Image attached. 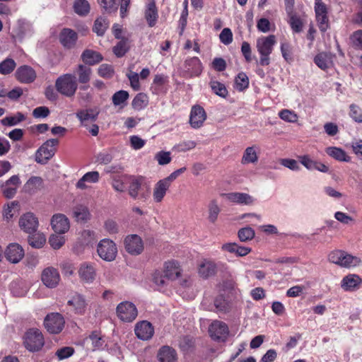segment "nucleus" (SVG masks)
<instances>
[{
  "mask_svg": "<svg viewBox=\"0 0 362 362\" xmlns=\"http://www.w3.org/2000/svg\"><path fill=\"white\" fill-rule=\"evenodd\" d=\"M276 44V37L274 35L261 36L257 39L256 49L259 54V64L266 66L270 64V54Z\"/></svg>",
  "mask_w": 362,
  "mask_h": 362,
  "instance_id": "obj_1",
  "label": "nucleus"
},
{
  "mask_svg": "<svg viewBox=\"0 0 362 362\" xmlns=\"http://www.w3.org/2000/svg\"><path fill=\"white\" fill-rule=\"evenodd\" d=\"M328 259L330 262L339 265L341 267L352 268L361 264V260L356 256H353L348 252L337 250L329 254Z\"/></svg>",
  "mask_w": 362,
  "mask_h": 362,
  "instance_id": "obj_2",
  "label": "nucleus"
},
{
  "mask_svg": "<svg viewBox=\"0 0 362 362\" xmlns=\"http://www.w3.org/2000/svg\"><path fill=\"white\" fill-rule=\"evenodd\" d=\"M143 182L142 177L134 176L128 177V194L132 199L146 202L149 197V188L144 190L142 187Z\"/></svg>",
  "mask_w": 362,
  "mask_h": 362,
  "instance_id": "obj_3",
  "label": "nucleus"
},
{
  "mask_svg": "<svg viewBox=\"0 0 362 362\" xmlns=\"http://www.w3.org/2000/svg\"><path fill=\"white\" fill-rule=\"evenodd\" d=\"M55 86L62 95L72 97L77 90L78 84L74 75L66 74L56 80Z\"/></svg>",
  "mask_w": 362,
  "mask_h": 362,
  "instance_id": "obj_4",
  "label": "nucleus"
},
{
  "mask_svg": "<svg viewBox=\"0 0 362 362\" xmlns=\"http://www.w3.org/2000/svg\"><path fill=\"white\" fill-rule=\"evenodd\" d=\"M58 144L57 139H50L46 141L36 151L35 161L40 164L47 163L54 156Z\"/></svg>",
  "mask_w": 362,
  "mask_h": 362,
  "instance_id": "obj_5",
  "label": "nucleus"
},
{
  "mask_svg": "<svg viewBox=\"0 0 362 362\" xmlns=\"http://www.w3.org/2000/svg\"><path fill=\"white\" fill-rule=\"evenodd\" d=\"M23 343L30 351H37L44 345V337L39 329H30L25 334Z\"/></svg>",
  "mask_w": 362,
  "mask_h": 362,
  "instance_id": "obj_6",
  "label": "nucleus"
},
{
  "mask_svg": "<svg viewBox=\"0 0 362 362\" xmlns=\"http://www.w3.org/2000/svg\"><path fill=\"white\" fill-rule=\"evenodd\" d=\"M97 252L103 260L112 262L116 258L117 247L112 240L105 238L101 240L98 244Z\"/></svg>",
  "mask_w": 362,
  "mask_h": 362,
  "instance_id": "obj_7",
  "label": "nucleus"
},
{
  "mask_svg": "<svg viewBox=\"0 0 362 362\" xmlns=\"http://www.w3.org/2000/svg\"><path fill=\"white\" fill-rule=\"evenodd\" d=\"M65 320L63 316L58 313H52L45 317L44 325L47 332L52 334H58L64 327Z\"/></svg>",
  "mask_w": 362,
  "mask_h": 362,
  "instance_id": "obj_8",
  "label": "nucleus"
},
{
  "mask_svg": "<svg viewBox=\"0 0 362 362\" xmlns=\"http://www.w3.org/2000/svg\"><path fill=\"white\" fill-rule=\"evenodd\" d=\"M117 317L123 322H130L137 317L138 312L136 306L132 303L124 301L117 306Z\"/></svg>",
  "mask_w": 362,
  "mask_h": 362,
  "instance_id": "obj_9",
  "label": "nucleus"
},
{
  "mask_svg": "<svg viewBox=\"0 0 362 362\" xmlns=\"http://www.w3.org/2000/svg\"><path fill=\"white\" fill-rule=\"evenodd\" d=\"M126 251L132 255H139L144 251V242L136 234L127 235L124 240Z\"/></svg>",
  "mask_w": 362,
  "mask_h": 362,
  "instance_id": "obj_10",
  "label": "nucleus"
},
{
  "mask_svg": "<svg viewBox=\"0 0 362 362\" xmlns=\"http://www.w3.org/2000/svg\"><path fill=\"white\" fill-rule=\"evenodd\" d=\"M78 274L83 284H93L97 276L95 265L92 263L83 262L78 269Z\"/></svg>",
  "mask_w": 362,
  "mask_h": 362,
  "instance_id": "obj_11",
  "label": "nucleus"
},
{
  "mask_svg": "<svg viewBox=\"0 0 362 362\" xmlns=\"http://www.w3.org/2000/svg\"><path fill=\"white\" fill-rule=\"evenodd\" d=\"M18 223L21 229L28 234L35 233L39 226L37 218L31 212L23 214L19 218Z\"/></svg>",
  "mask_w": 362,
  "mask_h": 362,
  "instance_id": "obj_12",
  "label": "nucleus"
},
{
  "mask_svg": "<svg viewBox=\"0 0 362 362\" xmlns=\"http://www.w3.org/2000/svg\"><path fill=\"white\" fill-rule=\"evenodd\" d=\"M134 333L138 339L143 341L151 339L154 334V327L147 320L138 322L134 327Z\"/></svg>",
  "mask_w": 362,
  "mask_h": 362,
  "instance_id": "obj_13",
  "label": "nucleus"
},
{
  "mask_svg": "<svg viewBox=\"0 0 362 362\" xmlns=\"http://www.w3.org/2000/svg\"><path fill=\"white\" fill-rule=\"evenodd\" d=\"M41 279L47 287L55 288L59 283L60 275L57 269L49 267L42 271Z\"/></svg>",
  "mask_w": 362,
  "mask_h": 362,
  "instance_id": "obj_14",
  "label": "nucleus"
},
{
  "mask_svg": "<svg viewBox=\"0 0 362 362\" xmlns=\"http://www.w3.org/2000/svg\"><path fill=\"white\" fill-rule=\"evenodd\" d=\"M51 226L56 233L64 234L70 228L69 218L62 214H57L52 216L51 218Z\"/></svg>",
  "mask_w": 362,
  "mask_h": 362,
  "instance_id": "obj_15",
  "label": "nucleus"
},
{
  "mask_svg": "<svg viewBox=\"0 0 362 362\" xmlns=\"http://www.w3.org/2000/svg\"><path fill=\"white\" fill-rule=\"evenodd\" d=\"M227 201L240 205H252L255 199L249 194L244 192H230L221 194Z\"/></svg>",
  "mask_w": 362,
  "mask_h": 362,
  "instance_id": "obj_16",
  "label": "nucleus"
},
{
  "mask_svg": "<svg viewBox=\"0 0 362 362\" xmlns=\"http://www.w3.org/2000/svg\"><path fill=\"white\" fill-rule=\"evenodd\" d=\"M24 255V250L18 243L9 244L4 251L5 257L13 264L18 263L23 258Z\"/></svg>",
  "mask_w": 362,
  "mask_h": 362,
  "instance_id": "obj_17",
  "label": "nucleus"
},
{
  "mask_svg": "<svg viewBox=\"0 0 362 362\" xmlns=\"http://www.w3.org/2000/svg\"><path fill=\"white\" fill-rule=\"evenodd\" d=\"M209 332L214 339H225L229 333L228 325L219 320L214 321L209 326Z\"/></svg>",
  "mask_w": 362,
  "mask_h": 362,
  "instance_id": "obj_18",
  "label": "nucleus"
},
{
  "mask_svg": "<svg viewBox=\"0 0 362 362\" xmlns=\"http://www.w3.org/2000/svg\"><path fill=\"white\" fill-rule=\"evenodd\" d=\"M206 119V113L204 109L200 105H194L190 112L189 124L194 129H199L202 127Z\"/></svg>",
  "mask_w": 362,
  "mask_h": 362,
  "instance_id": "obj_19",
  "label": "nucleus"
},
{
  "mask_svg": "<svg viewBox=\"0 0 362 362\" xmlns=\"http://www.w3.org/2000/svg\"><path fill=\"white\" fill-rule=\"evenodd\" d=\"M197 272L201 278L204 279H209L216 274V264L211 259H202L197 266Z\"/></svg>",
  "mask_w": 362,
  "mask_h": 362,
  "instance_id": "obj_20",
  "label": "nucleus"
},
{
  "mask_svg": "<svg viewBox=\"0 0 362 362\" xmlns=\"http://www.w3.org/2000/svg\"><path fill=\"white\" fill-rule=\"evenodd\" d=\"M67 305L78 315L85 314L88 306L85 297L78 293L72 296L68 300Z\"/></svg>",
  "mask_w": 362,
  "mask_h": 362,
  "instance_id": "obj_21",
  "label": "nucleus"
},
{
  "mask_svg": "<svg viewBox=\"0 0 362 362\" xmlns=\"http://www.w3.org/2000/svg\"><path fill=\"white\" fill-rule=\"evenodd\" d=\"M334 57L330 52H322L315 57L314 62L320 69L326 71L334 66Z\"/></svg>",
  "mask_w": 362,
  "mask_h": 362,
  "instance_id": "obj_22",
  "label": "nucleus"
},
{
  "mask_svg": "<svg viewBox=\"0 0 362 362\" xmlns=\"http://www.w3.org/2000/svg\"><path fill=\"white\" fill-rule=\"evenodd\" d=\"M16 76L20 82L30 83L35 81L36 73L32 67L24 65L17 69Z\"/></svg>",
  "mask_w": 362,
  "mask_h": 362,
  "instance_id": "obj_23",
  "label": "nucleus"
},
{
  "mask_svg": "<svg viewBox=\"0 0 362 362\" xmlns=\"http://www.w3.org/2000/svg\"><path fill=\"white\" fill-rule=\"evenodd\" d=\"M73 218L78 223H86L91 218L88 207L84 204H76L72 208Z\"/></svg>",
  "mask_w": 362,
  "mask_h": 362,
  "instance_id": "obj_24",
  "label": "nucleus"
},
{
  "mask_svg": "<svg viewBox=\"0 0 362 362\" xmlns=\"http://www.w3.org/2000/svg\"><path fill=\"white\" fill-rule=\"evenodd\" d=\"M144 16L149 27H153L156 24L158 13L153 0H150L146 4Z\"/></svg>",
  "mask_w": 362,
  "mask_h": 362,
  "instance_id": "obj_25",
  "label": "nucleus"
},
{
  "mask_svg": "<svg viewBox=\"0 0 362 362\" xmlns=\"http://www.w3.org/2000/svg\"><path fill=\"white\" fill-rule=\"evenodd\" d=\"M157 357L159 362H177V360L176 351L169 346L160 348Z\"/></svg>",
  "mask_w": 362,
  "mask_h": 362,
  "instance_id": "obj_26",
  "label": "nucleus"
},
{
  "mask_svg": "<svg viewBox=\"0 0 362 362\" xmlns=\"http://www.w3.org/2000/svg\"><path fill=\"white\" fill-rule=\"evenodd\" d=\"M165 276L170 280L177 279L181 274L182 269L176 261H169L165 262L164 267Z\"/></svg>",
  "mask_w": 362,
  "mask_h": 362,
  "instance_id": "obj_27",
  "label": "nucleus"
},
{
  "mask_svg": "<svg viewBox=\"0 0 362 362\" xmlns=\"http://www.w3.org/2000/svg\"><path fill=\"white\" fill-rule=\"evenodd\" d=\"M170 186V185L164 179L159 180L155 185L153 192V198L155 202H162Z\"/></svg>",
  "mask_w": 362,
  "mask_h": 362,
  "instance_id": "obj_28",
  "label": "nucleus"
},
{
  "mask_svg": "<svg viewBox=\"0 0 362 362\" xmlns=\"http://www.w3.org/2000/svg\"><path fill=\"white\" fill-rule=\"evenodd\" d=\"M361 282V279L356 274H349L344 276L341 281V286L346 291H351L356 289Z\"/></svg>",
  "mask_w": 362,
  "mask_h": 362,
  "instance_id": "obj_29",
  "label": "nucleus"
},
{
  "mask_svg": "<svg viewBox=\"0 0 362 362\" xmlns=\"http://www.w3.org/2000/svg\"><path fill=\"white\" fill-rule=\"evenodd\" d=\"M77 37L76 32L71 29L65 28L60 33L59 40L64 47L71 48L75 45Z\"/></svg>",
  "mask_w": 362,
  "mask_h": 362,
  "instance_id": "obj_30",
  "label": "nucleus"
},
{
  "mask_svg": "<svg viewBox=\"0 0 362 362\" xmlns=\"http://www.w3.org/2000/svg\"><path fill=\"white\" fill-rule=\"evenodd\" d=\"M186 71L190 76H198L202 71V65L198 57H194L187 59L185 62Z\"/></svg>",
  "mask_w": 362,
  "mask_h": 362,
  "instance_id": "obj_31",
  "label": "nucleus"
},
{
  "mask_svg": "<svg viewBox=\"0 0 362 362\" xmlns=\"http://www.w3.org/2000/svg\"><path fill=\"white\" fill-rule=\"evenodd\" d=\"M24 190L29 194H34L43 188V180L40 177L33 176L24 185Z\"/></svg>",
  "mask_w": 362,
  "mask_h": 362,
  "instance_id": "obj_32",
  "label": "nucleus"
},
{
  "mask_svg": "<svg viewBox=\"0 0 362 362\" xmlns=\"http://www.w3.org/2000/svg\"><path fill=\"white\" fill-rule=\"evenodd\" d=\"M258 158L257 147L255 146H249L244 151L241 158V163L243 165L255 164L257 163Z\"/></svg>",
  "mask_w": 362,
  "mask_h": 362,
  "instance_id": "obj_33",
  "label": "nucleus"
},
{
  "mask_svg": "<svg viewBox=\"0 0 362 362\" xmlns=\"http://www.w3.org/2000/svg\"><path fill=\"white\" fill-rule=\"evenodd\" d=\"M100 174L98 171L86 173L76 183V187L84 189L87 188L86 182L96 183L99 181Z\"/></svg>",
  "mask_w": 362,
  "mask_h": 362,
  "instance_id": "obj_34",
  "label": "nucleus"
},
{
  "mask_svg": "<svg viewBox=\"0 0 362 362\" xmlns=\"http://www.w3.org/2000/svg\"><path fill=\"white\" fill-rule=\"evenodd\" d=\"M81 58L86 64L89 65L99 63L103 59L100 54L90 49L85 50L81 54Z\"/></svg>",
  "mask_w": 362,
  "mask_h": 362,
  "instance_id": "obj_35",
  "label": "nucleus"
},
{
  "mask_svg": "<svg viewBox=\"0 0 362 362\" xmlns=\"http://www.w3.org/2000/svg\"><path fill=\"white\" fill-rule=\"evenodd\" d=\"M76 74L78 76V80L80 83H87L90 79L92 71L89 66L79 64Z\"/></svg>",
  "mask_w": 362,
  "mask_h": 362,
  "instance_id": "obj_36",
  "label": "nucleus"
},
{
  "mask_svg": "<svg viewBox=\"0 0 362 362\" xmlns=\"http://www.w3.org/2000/svg\"><path fill=\"white\" fill-rule=\"evenodd\" d=\"M325 151L329 156L339 161H350V157L348 156L346 152L340 148L328 147L326 148Z\"/></svg>",
  "mask_w": 362,
  "mask_h": 362,
  "instance_id": "obj_37",
  "label": "nucleus"
},
{
  "mask_svg": "<svg viewBox=\"0 0 362 362\" xmlns=\"http://www.w3.org/2000/svg\"><path fill=\"white\" fill-rule=\"evenodd\" d=\"M98 112L93 109L78 111L76 113V117L81 121L83 125H86L88 121L93 122L96 119Z\"/></svg>",
  "mask_w": 362,
  "mask_h": 362,
  "instance_id": "obj_38",
  "label": "nucleus"
},
{
  "mask_svg": "<svg viewBox=\"0 0 362 362\" xmlns=\"http://www.w3.org/2000/svg\"><path fill=\"white\" fill-rule=\"evenodd\" d=\"M221 212V209L216 199L210 201L208 205V220L210 223H214L217 219L218 214Z\"/></svg>",
  "mask_w": 362,
  "mask_h": 362,
  "instance_id": "obj_39",
  "label": "nucleus"
},
{
  "mask_svg": "<svg viewBox=\"0 0 362 362\" xmlns=\"http://www.w3.org/2000/svg\"><path fill=\"white\" fill-rule=\"evenodd\" d=\"M148 104V98L146 94L138 93L132 100V105L134 110H141Z\"/></svg>",
  "mask_w": 362,
  "mask_h": 362,
  "instance_id": "obj_40",
  "label": "nucleus"
},
{
  "mask_svg": "<svg viewBox=\"0 0 362 362\" xmlns=\"http://www.w3.org/2000/svg\"><path fill=\"white\" fill-rule=\"evenodd\" d=\"M168 82V76L163 74H156L154 76L151 89L153 93L158 94L162 91L163 86Z\"/></svg>",
  "mask_w": 362,
  "mask_h": 362,
  "instance_id": "obj_41",
  "label": "nucleus"
},
{
  "mask_svg": "<svg viewBox=\"0 0 362 362\" xmlns=\"http://www.w3.org/2000/svg\"><path fill=\"white\" fill-rule=\"evenodd\" d=\"M28 243L33 247L42 248L46 243V238L42 233H35L29 236Z\"/></svg>",
  "mask_w": 362,
  "mask_h": 362,
  "instance_id": "obj_42",
  "label": "nucleus"
},
{
  "mask_svg": "<svg viewBox=\"0 0 362 362\" xmlns=\"http://www.w3.org/2000/svg\"><path fill=\"white\" fill-rule=\"evenodd\" d=\"M249 86V78L244 72H240L235 78V88L243 91Z\"/></svg>",
  "mask_w": 362,
  "mask_h": 362,
  "instance_id": "obj_43",
  "label": "nucleus"
},
{
  "mask_svg": "<svg viewBox=\"0 0 362 362\" xmlns=\"http://www.w3.org/2000/svg\"><path fill=\"white\" fill-rule=\"evenodd\" d=\"M74 11L80 16H86L90 11V5L86 0H76L74 4Z\"/></svg>",
  "mask_w": 362,
  "mask_h": 362,
  "instance_id": "obj_44",
  "label": "nucleus"
},
{
  "mask_svg": "<svg viewBox=\"0 0 362 362\" xmlns=\"http://www.w3.org/2000/svg\"><path fill=\"white\" fill-rule=\"evenodd\" d=\"M108 22L107 21L103 18H98L95 20L94 26L93 28V30L98 35H103L106 29L108 27Z\"/></svg>",
  "mask_w": 362,
  "mask_h": 362,
  "instance_id": "obj_45",
  "label": "nucleus"
},
{
  "mask_svg": "<svg viewBox=\"0 0 362 362\" xmlns=\"http://www.w3.org/2000/svg\"><path fill=\"white\" fill-rule=\"evenodd\" d=\"M25 119V116L17 112L15 115L6 117L1 119V124L5 126H15Z\"/></svg>",
  "mask_w": 362,
  "mask_h": 362,
  "instance_id": "obj_46",
  "label": "nucleus"
},
{
  "mask_svg": "<svg viewBox=\"0 0 362 362\" xmlns=\"http://www.w3.org/2000/svg\"><path fill=\"white\" fill-rule=\"evenodd\" d=\"M16 66V64L13 59L7 58L0 63V74H8L14 70Z\"/></svg>",
  "mask_w": 362,
  "mask_h": 362,
  "instance_id": "obj_47",
  "label": "nucleus"
},
{
  "mask_svg": "<svg viewBox=\"0 0 362 362\" xmlns=\"http://www.w3.org/2000/svg\"><path fill=\"white\" fill-rule=\"evenodd\" d=\"M210 86L216 95L222 98H226L227 96L228 90L223 83L217 81H211Z\"/></svg>",
  "mask_w": 362,
  "mask_h": 362,
  "instance_id": "obj_48",
  "label": "nucleus"
},
{
  "mask_svg": "<svg viewBox=\"0 0 362 362\" xmlns=\"http://www.w3.org/2000/svg\"><path fill=\"white\" fill-rule=\"evenodd\" d=\"M279 117L287 122L294 123L298 121V116L293 111L284 109L279 112Z\"/></svg>",
  "mask_w": 362,
  "mask_h": 362,
  "instance_id": "obj_49",
  "label": "nucleus"
},
{
  "mask_svg": "<svg viewBox=\"0 0 362 362\" xmlns=\"http://www.w3.org/2000/svg\"><path fill=\"white\" fill-rule=\"evenodd\" d=\"M238 238L240 241L246 242L255 237V230L250 227L243 228L238 231Z\"/></svg>",
  "mask_w": 362,
  "mask_h": 362,
  "instance_id": "obj_50",
  "label": "nucleus"
},
{
  "mask_svg": "<svg viewBox=\"0 0 362 362\" xmlns=\"http://www.w3.org/2000/svg\"><path fill=\"white\" fill-rule=\"evenodd\" d=\"M196 142L192 140L183 141L174 146L173 149L178 152H185L196 147Z\"/></svg>",
  "mask_w": 362,
  "mask_h": 362,
  "instance_id": "obj_51",
  "label": "nucleus"
},
{
  "mask_svg": "<svg viewBox=\"0 0 362 362\" xmlns=\"http://www.w3.org/2000/svg\"><path fill=\"white\" fill-rule=\"evenodd\" d=\"M155 160L160 165H165L170 163L172 158L170 152L161 151L155 155Z\"/></svg>",
  "mask_w": 362,
  "mask_h": 362,
  "instance_id": "obj_52",
  "label": "nucleus"
},
{
  "mask_svg": "<svg viewBox=\"0 0 362 362\" xmlns=\"http://www.w3.org/2000/svg\"><path fill=\"white\" fill-rule=\"evenodd\" d=\"M350 108V112L349 116L356 122L358 123H362V109L355 105L351 104L349 107Z\"/></svg>",
  "mask_w": 362,
  "mask_h": 362,
  "instance_id": "obj_53",
  "label": "nucleus"
},
{
  "mask_svg": "<svg viewBox=\"0 0 362 362\" xmlns=\"http://www.w3.org/2000/svg\"><path fill=\"white\" fill-rule=\"evenodd\" d=\"M350 41L353 47L362 49V30L354 32L350 36Z\"/></svg>",
  "mask_w": 362,
  "mask_h": 362,
  "instance_id": "obj_54",
  "label": "nucleus"
},
{
  "mask_svg": "<svg viewBox=\"0 0 362 362\" xmlns=\"http://www.w3.org/2000/svg\"><path fill=\"white\" fill-rule=\"evenodd\" d=\"M129 98V93L126 90H119L112 95V103L115 105L124 103Z\"/></svg>",
  "mask_w": 362,
  "mask_h": 362,
  "instance_id": "obj_55",
  "label": "nucleus"
},
{
  "mask_svg": "<svg viewBox=\"0 0 362 362\" xmlns=\"http://www.w3.org/2000/svg\"><path fill=\"white\" fill-rule=\"evenodd\" d=\"M214 305L218 311L228 312L230 309L228 302L222 296H218L214 300Z\"/></svg>",
  "mask_w": 362,
  "mask_h": 362,
  "instance_id": "obj_56",
  "label": "nucleus"
},
{
  "mask_svg": "<svg viewBox=\"0 0 362 362\" xmlns=\"http://www.w3.org/2000/svg\"><path fill=\"white\" fill-rule=\"evenodd\" d=\"M281 52L284 59L290 62L293 60L292 58V47L288 42H284L281 44Z\"/></svg>",
  "mask_w": 362,
  "mask_h": 362,
  "instance_id": "obj_57",
  "label": "nucleus"
},
{
  "mask_svg": "<svg viewBox=\"0 0 362 362\" xmlns=\"http://www.w3.org/2000/svg\"><path fill=\"white\" fill-rule=\"evenodd\" d=\"M49 243L53 249L57 250L64 244L65 239L63 236L53 234L49 237Z\"/></svg>",
  "mask_w": 362,
  "mask_h": 362,
  "instance_id": "obj_58",
  "label": "nucleus"
},
{
  "mask_svg": "<svg viewBox=\"0 0 362 362\" xmlns=\"http://www.w3.org/2000/svg\"><path fill=\"white\" fill-rule=\"evenodd\" d=\"M220 40L224 45H229L233 41V33L230 28H223L219 35Z\"/></svg>",
  "mask_w": 362,
  "mask_h": 362,
  "instance_id": "obj_59",
  "label": "nucleus"
},
{
  "mask_svg": "<svg viewBox=\"0 0 362 362\" xmlns=\"http://www.w3.org/2000/svg\"><path fill=\"white\" fill-rule=\"evenodd\" d=\"M98 4L107 12H112L117 10L116 0H98Z\"/></svg>",
  "mask_w": 362,
  "mask_h": 362,
  "instance_id": "obj_60",
  "label": "nucleus"
},
{
  "mask_svg": "<svg viewBox=\"0 0 362 362\" xmlns=\"http://www.w3.org/2000/svg\"><path fill=\"white\" fill-rule=\"evenodd\" d=\"M113 69L112 66L103 64L98 68V74L104 78H111L113 75Z\"/></svg>",
  "mask_w": 362,
  "mask_h": 362,
  "instance_id": "obj_61",
  "label": "nucleus"
},
{
  "mask_svg": "<svg viewBox=\"0 0 362 362\" xmlns=\"http://www.w3.org/2000/svg\"><path fill=\"white\" fill-rule=\"evenodd\" d=\"M315 16L319 29L322 32H325L329 28V19L327 14Z\"/></svg>",
  "mask_w": 362,
  "mask_h": 362,
  "instance_id": "obj_62",
  "label": "nucleus"
},
{
  "mask_svg": "<svg viewBox=\"0 0 362 362\" xmlns=\"http://www.w3.org/2000/svg\"><path fill=\"white\" fill-rule=\"evenodd\" d=\"M127 76L128 77L130 81V84L132 88L135 90H138L140 88L139 74L136 72L130 71L127 74Z\"/></svg>",
  "mask_w": 362,
  "mask_h": 362,
  "instance_id": "obj_63",
  "label": "nucleus"
},
{
  "mask_svg": "<svg viewBox=\"0 0 362 362\" xmlns=\"http://www.w3.org/2000/svg\"><path fill=\"white\" fill-rule=\"evenodd\" d=\"M74 352V349L70 346L63 347L57 351L56 355L59 360H62L71 356Z\"/></svg>",
  "mask_w": 362,
  "mask_h": 362,
  "instance_id": "obj_64",
  "label": "nucleus"
}]
</instances>
